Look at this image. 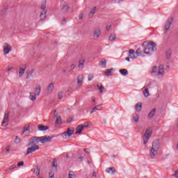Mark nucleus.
Returning <instances> with one entry per match:
<instances>
[{
	"mask_svg": "<svg viewBox=\"0 0 178 178\" xmlns=\"http://www.w3.org/2000/svg\"><path fill=\"white\" fill-rule=\"evenodd\" d=\"M68 176L69 178H76V175L72 171H70Z\"/></svg>",
	"mask_w": 178,
	"mask_h": 178,
	"instance_id": "nucleus-39",
	"label": "nucleus"
},
{
	"mask_svg": "<svg viewBox=\"0 0 178 178\" xmlns=\"http://www.w3.org/2000/svg\"><path fill=\"white\" fill-rule=\"evenodd\" d=\"M156 112V108H153L147 115V119H152L155 115V113Z\"/></svg>",
	"mask_w": 178,
	"mask_h": 178,
	"instance_id": "nucleus-19",
	"label": "nucleus"
},
{
	"mask_svg": "<svg viewBox=\"0 0 178 178\" xmlns=\"http://www.w3.org/2000/svg\"><path fill=\"white\" fill-rule=\"evenodd\" d=\"M83 17H84V15H83V14H80L79 16V19H80V20H83Z\"/></svg>",
	"mask_w": 178,
	"mask_h": 178,
	"instance_id": "nucleus-51",
	"label": "nucleus"
},
{
	"mask_svg": "<svg viewBox=\"0 0 178 178\" xmlns=\"http://www.w3.org/2000/svg\"><path fill=\"white\" fill-rule=\"evenodd\" d=\"M40 18L42 21H44L45 19H47V10L40 12Z\"/></svg>",
	"mask_w": 178,
	"mask_h": 178,
	"instance_id": "nucleus-18",
	"label": "nucleus"
},
{
	"mask_svg": "<svg viewBox=\"0 0 178 178\" xmlns=\"http://www.w3.org/2000/svg\"><path fill=\"white\" fill-rule=\"evenodd\" d=\"M115 40H116V35L115 34H111L108 38L109 41H115Z\"/></svg>",
	"mask_w": 178,
	"mask_h": 178,
	"instance_id": "nucleus-34",
	"label": "nucleus"
},
{
	"mask_svg": "<svg viewBox=\"0 0 178 178\" xmlns=\"http://www.w3.org/2000/svg\"><path fill=\"white\" fill-rule=\"evenodd\" d=\"M137 56H136V54H134V55L129 56V58H130L131 59H137Z\"/></svg>",
	"mask_w": 178,
	"mask_h": 178,
	"instance_id": "nucleus-48",
	"label": "nucleus"
},
{
	"mask_svg": "<svg viewBox=\"0 0 178 178\" xmlns=\"http://www.w3.org/2000/svg\"><path fill=\"white\" fill-rule=\"evenodd\" d=\"M120 73L122 76H127V74H129V71H127V70L126 69H122V70H120Z\"/></svg>",
	"mask_w": 178,
	"mask_h": 178,
	"instance_id": "nucleus-25",
	"label": "nucleus"
},
{
	"mask_svg": "<svg viewBox=\"0 0 178 178\" xmlns=\"http://www.w3.org/2000/svg\"><path fill=\"white\" fill-rule=\"evenodd\" d=\"M151 134H152V131L151 129L146 130L145 134L143 135V144L145 145L147 143H148V140H149L151 137Z\"/></svg>",
	"mask_w": 178,
	"mask_h": 178,
	"instance_id": "nucleus-6",
	"label": "nucleus"
},
{
	"mask_svg": "<svg viewBox=\"0 0 178 178\" xmlns=\"http://www.w3.org/2000/svg\"><path fill=\"white\" fill-rule=\"evenodd\" d=\"M99 37H101V29L99 28L95 29L93 31V38L97 39V38H99Z\"/></svg>",
	"mask_w": 178,
	"mask_h": 178,
	"instance_id": "nucleus-11",
	"label": "nucleus"
},
{
	"mask_svg": "<svg viewBox=\"0 0 178 178\" xmlns=\"http://www.w3.org/2000/svg\"><path fill=\"white\" fill-rule=\"evenodd\" d=\"M34 69L31 70L29 72H27L26 74V79H30V77H31V76H33V73H34Z\"/></svg>",
	"mask_w": 178,
	"mask_h": 178,
	"instance_id": "nucleus-30",
	"label": "nucleus"
},
{
	"mask_svg": "<svg viewBox=\"0 0 178 178\" xmlns=\"http://www.w3.org/2000/svg\"><path fill=\"white\" fill-rule=\"evenodd\" d=\"M106 172H107V173H111V172L112 175H115V173H116V170L115 169V168L110 167L106 170Z\"/></svg>",
	"mask_w": 178,
	"mask_h": 178,
	"instance_id": "nucleus-23",
	"label": "nucleus"
},
{
	"mask_svg": "<svg viewBox=\"0 0 178 178\" xmlns=\"http://www.w3.org/2000/svg\"><path fill=\"white\" fill-rule=\"evenodd\" d=\"M112 72H113V68L107 69L106 72H104V74L106 76H111Z\"/></svg>",
	"mask_w": 178,
	"mask_h": 178,
	"instance_id": "nucleus-27",
	"label": "nucleus"
},
{
	"mask_svg": "<svg viewBox=\"0 0 178 178\" xmlns=\"http://www.w3.org/2000/svg\"><path fill=\"white\" fill-rule=\"evenodd\" d=\"M55 88V86H54V83H51L47 88L45 90L46 95H49V94H51L52 91H54V89Z\"/></svg>",
	"mask_w": 178,
	"mask_h": 178,
	"instance_id": "nucleus-10",
	"label": "nucleus"
},
{
	"mask_svg": "<svg viewBox=\"0 0 178 178\" xmlns=\"http://www.w3.org/2000/svg\"><path fill=\"white\" fill-rule=\"evenodd\" d=\"M54 118H58V112L56 111V110L54 111V114H53Z\"/></svg>",
	"mask_w": 178,
	"mask_h": 178,
	"instance_id": "nucleus-46",
	"label": "nucleus"
},
{
	"mask_svg": "<svg viewBox=\"0 0 178 178\" xmlns=\"http://www.w3.org/2000/svg\"><path fill=\"white\" fill-rule=\"evenodd\" d=\"M135 109L137 111V112H141V109H143V104L141 103L137 104L136 105Z\"/></svg>",
	"mask_w": 178,
	"mask_h": 178,
	"instance_id": "nucleus-24",
	"label": "nucleus"
},
{
	"mask_svg": "<svg viewBox=\"0 0 178 178\" xmlns=\"http://www.w3.org/2000/svg\"><path fill=\"white\" fill-rule=\"evenodd\" d=\"M54 137H55V136H33L32 138H31L29 140L28 142V147H30V145H37V144H38V143H42V144H45V143H50V141L52 140V138H54Z\"/></svg>",
	"mask_w": 178,
	"mask_h": 178,
	"instance_id": "nucleus-1",
	"label": "nucleus"
},
{
	"mask_svg": "<svg viewBox=\"0 0 178 178\" xmlns=\"http://www.w3.org/2000/svg\"><path fill=\"white\" fill-rule=\"evenodd\" d=\"M38 129L39 131H45L49 129V127L44 125V124H40L38 126Z\"/></svg>",
	"mask_w": 178,
	"mask_h": 178,
	"instance_id": "nucleus-16",
	"label": "nucleus"
},
{
	"mask_svg": "<svg viewBox=\"0 0 178 178\" xmlns=\"http://www.w3.org/2000/svg\"><path fill=\"white\" fill-rule=\"evenodd\" d=\"M134 122H135V123H137V122H138V120H140V117L138 116V114H135L134 115Z\"/></svg>",
	"mask_w": 178,
	"mask_h": 178,
	"instance_id": "nucleus-32",
	"label": "nucleus"
},
{
	"mask_svg": "<svg viewBox=\"0 0 178 178\" xmlns=\"http://www.w3.org/2000/svg\"><path fill=\"white\" fill-rule=\"evenodd\" d=\"M97 88L99 90V92L102 93L104 92V90H105V88H104V86H102V85L97 84Z\"/></svg>",
	"mask_w": 178,
	"mask_h": 178,
	"instance_id": "nucleus-37",
	"label": "nucleus"
},
{
	"mask_svg": "<svg viewBox=\"0 0 178 178\" xmlns=\"http://www.w3.org/2000/svg\"><path fill=\"white\" fill-rule=\"evenodd\" d=\"M143 47H145L144 54L146 55H152V52H155V51H156V44L153 41H150L148 43H147V42H144Z\"/></svg>",
	"mask_w": 178,
	"mask_h": 178,
	"instance_id": "nucleus-2",
	"label": "nucleus"
},
{
	"mask_svg": "<svg viewBox=\"0 0 178 178\" xmlns=\"http://www.w3.org/2000/svg\"><path fill=\"white\" fill-rule=\"evenodd\" d=\"M10 51H12V47H10L9 44L8 43L4 44V47H3L4 55H8V54H9Z\"/></svg>",
	"mask_w": 178,
	"mask_h": 178,
	"instance_id": "nucleus-12",
	"label": "nucleus"
},
{
	"mask_svg": "<svg viewBox=\"0 0 178 178\" xmlns=\"http://www.w3.org/2000/svg\"><path fill=\"white\" fill-rule=\"evenodd\" d=\"M63 97V92H58V99H62Z\"/></svg>",
	"mask_w": 178,
	"mask_h": 178,
	"instance_id": "nucleus-44",
	"label": "nucleus"
},
{
	"mask_svg": "<svg viewBox=\"0 0 178 178\" xmlns=\"http://www.w3.org/2000/svg\"><path fill=\"white\" fill-rule=\"evenodd\" d=\"M84 130V127L83 124L78 125L76 127V131L75 132V134H81V132Z\"/></svg>",
	"mask_w": 178,
	"mask_h": 178,
	"instance_id": "nucleus-17",
	"label": "nucleus"
},
{
	"mask_svg": "<svg viewBox=\"0 0 178 178\" xmlns=\"http://www.w3.org/2000/svg\"><path fill=\"white\" fill-rule=\"evenodd\" d=\"M84 157H83V156H80L78 159L79 160H81V162L83 161V159Z\"/></svg>",
	"mask_w": 178,
	"mask_h": 178,
	"instance_id": "nucleus-63",
	"label": "nucleus"
},
{
	"mask_svg": "<svg viewBox=\"0 0 178 178\" xmlns=\"http://www.w3.org/2000/svg\"><path fill=\"white\" fill-rule=\"evenodd\" d=\"M92 101L93 102H95V97H92Z\"/></svg>",
	"mask_w": 178,
	"mask_h": 178,
	"instance_id": "nucleus-64",
	"label": "nucleus"
},
{
	"mask_svg": "<svg viewBox=\"0 0 178 178\" xmlns=\"http://www.w3.org/2000/svg\"><path fill=\"white\" fill-rule=\"evenodd\" d=\"M136 55H137V56H140L141 55V49H138L136 50V52H135Z\"/></svg>",
	"mask_w": 178,
	"mask_h": 178,
	"instance_id": "nucleus-42",
	"label": "nucleus"
},
{
	"mask_svg": "<svg viewBox=\"0 0 178 178\" xmlns=\"http://www.w3.org/2000/svg\"><path fill=\"white\" fill-rule=\"evenodd\" d=\"M23 165H24V162H23V161L19 162L17 163V166H23Z\"/></svg>",
	"mask_w": 178,
	"mask_h": 178,
	"instance_id": "nucleus-50",
	"label": "nucleus"
},
{
	"mask_svg": "<svg viewBox=\"0 0 178 178\" xmlns=\"http://www.w3.org/2000/svg\"><path fill=\"white\" fill-rule=\"evenodd\" d=\"M84 63H86V59H84V58H81L79 60L78 67L79 69H84Z\"/></svg>",
	"mask_w": 178,
	"mask_h": 178,
	"instance_id": "nucleus-14",
	"label": "nucleus"
},
{
	"mask_svg": "<svg viewBox=\"0 0 178 178\" xmlns=\"http://www.w3.org/2000/svg\"><path fill=\"white\" fill-rule=\"evenodd\" d=\"M61 23L62 24H66V18H63Z\"/></svg>",
	"mask_w": 178,
	"mask_h": 178,
	"instance_id": "nucleus-55",
	"label": "nucleus"
},
{
	"mask_svg": "<svg viewBox=\"0 0 178 178\" xmlns=\"http://www.w3.org/2000/svg\"><path fill=\"white\" fill-rule=\"evenodd\" d=\"M40 94H41V86L38 85L35 88V93L30 92L29 99H31V101H35L37 97H39Z\"/></svg>",
	"mask_w": 178,
	"mask_h": 178,
	"instance_id": "nucleus-5",
	"label": "nucleus"
},
{
	"mask_svg": "<svg viewBox=\"0 0 178 178\" xmlns=\"http://www.w3.org/2000/svg\"><path fill=\"white\" fill-rule=\"evenodd\" d=\"M67 132L65 131L63 134H62V137H67Z\"/></svg>",
	"mask_w": 178,
	"mask_h": 178,
	"instance_id": "nucleus-53",
	"label": "nucleus"
},
{
	"mask_svg": "<svg viewBox=\"0 0 178 178\" xmlns=\"http://www.w3.org/2000/svg\"><path fill=\"white\" fill-rule=\"evenodd\" d=\"M45 8H47V2L44 1L42 4H41V7L40 9L44 11V10H45Z\"/></svg>",
	"mask_w": 178,
	"mask_h": 178,
	"instance_id": "nucleus-36",
	"label": "nucleus"
},
{
	"mask_svg": "<svg viewBox=\"0 0 178 178\" xmlns=\"http://www.w3.org/2000/svg\"><path fill=\"white\" fill-rule=\"evenodd\" d=\"M92 177H97V173L95 172H93Z\"/></svg>",
	"mask_w": 178,
	"mask_h": 178,
	"instance_id": "nucleus-57",
	"label": "nucleus"
},
{
	"mask_svg": "<svg viewBox=\"0 0 178 178\" xmlns=\"http://www.w3.org/2000/svg\"><path fill=\"white\" fill-rule=\"evenodd\" d=\"M92 79H94V74H88V81H91V80H92Z\"/></svg>",
	"mask_w": 178,
	"mask_h": 178,
	"instance_id": "nucleus-41",
	"label": "nucleus"
},
{
	"mask_svg": "<svg viewBox=\"0 0 178 178\" xmlns=\"http://www.w3.org/2000/svg\"><path fill=\"white\" fill-rule=\"evenodd\" d=\"M110 29H111V25H106V30L107 31H109Z\"/></svg>",
	"mask_w": 178,
	"mask_h": 178,
	"instance_id": "nucleus-52",
	"label": "nucleus"
},
{
	"mask_svg": "<svg viewBox=\"0 0 178 178\" xmlns=\"http://www.w3.org/2000/svg\"><path fill=\"white\" fill-rule=\"evenodd\" d=\"M67 134L68 137H70L72 136H73V134H74V131L70 129V128H68L67 130Z\"/></svg>",
	"mask_w": 178,
	"mask_h": 178,
	"instance_id": "nucleus-28",
	"label": "nucleus"
},
{
	"mask_svg": "<svg viewBox=\"0 0 178 178\" xmlns=\"http://www.w3.org/2000/svg\"><path fill=\"white\" fill-rule=\"evenodd\" d=\"M96 10H97V7H94L92 10H91L90 14H89L90 17H92L94 16V15L95 14Z\"/></svg>",
	"mask_w": 178,
	"mask_h": 178,
	"instance_id": "nucleus-33",
	"label": "nucleus"
},
{
	"mask_svg": "<svg viewBox=\"0 0 178 178\" xmlns=\"http://www.w3.org/2000/svg\"><path fill=\"white\" fill-rule=\"evenodd\" d=\"M33 174L35 175V176H39L40 175V168H38V166H37L34 169Z\"/></svg>",
	"mask_w": 178,
	"mask_h": 178,
	"instance_id": "nucleus-29",
	"label": "nucleus"
},
{
	"mask_svg": "<svg viewBox=\"0 0 178 178\" xmlns=\"http://www.w3.org/2000/svg\"><path fill=\"white\" fill-rule=\"evenodd\" d=\"M97 111H100V109L97 108L96 106H95L92 111H90V113H94V112H97Z\"/></svg>",
	"mask_w": 178,
	"mask_h": 178,
	"instance_id": "nucleus-45",
	"label": "nucleus"
},
{
	"mask_svg": "<svg viewBox=\"0 0 178 178\" xmlns=\"http://www.w3.org/2000/svg\"><path fill=\"white\" fill-rule=\"evenodd\" d=\"M24 133H27L30 134V125L26 124L24 127V131H22V134H24Z\"/></svg>",
	"mask_w": 178,
	"mask_h": 178,
	"instance_id": "nucleus-21",
	"label": "nucleus"
},
{
	"mask_svg": "<svg viewBox=\"0 0 178 178\" xmlns=\"http://www.w3.org/2000/svg\"><path fill=\"white\" fill-rule=\"evenodd\" d=\"M161 148V144L159 143V140H155L153 142L152 148L149 152V158L151 159H155V156L158 155V151Z\"/></svg>",
	"mask_w": 178,
	"mask_h": 178,
	"instance_id": "nucleus-3",
	"label": "nucleus"
},
{
	"mask_svg": "<svg viewBox=\"0 0 178 178\" xmlns=\"http://www.w3.org/2000/svg\"><path fill=\"white\" fill-rule=\"evenodd\" d=\"M131 55H136V52L133 49H130L129 52V56H131Z\"/></svg>",
	"mask_w": 178,
	"mask_h": 178,
	"instance_id": "nucleus-43",
	"label": "nucleus"
},
{
	"mask_svg": "<svg viewBox=\"0 0 178 178\" xmlns=\"http://www.w3.org/2000/svg\"><path fill=\"white\" fill-rule=\"evenodd\" d=\"M69 9H70V7H69V6L67 5H65L63 8L62 10L63 12H64L65 13H66V12H67V10H69Z\"/></svg>",
	"mask_w": 178,
	"mask_h": 178,
	"instance_id": "nucleus-35",
	"label": "nucleus"
},
{
	"mask_svg": "<svg viewBox=\"0 0 178 178\" xmlns=\"http://www.w3.org/2000/svg\"><path fill=\"white\" fill-rule=\"evenodd\" d=\"M61 123H62V118H60V116L57 117L56 120V124H61Z\"/></svg>",
	"mask_w": 178,
	"mask_h": 178,
	"instance_id": "nucleus-31",
	"label": "nucleus"
},
{
	"mask_svg": "<svg viewBox=\"0 0 178 178\" xmlns=\"http://www.w3.org/2000/svg\"><path fill=\"white\" fill-rule=\"evenodd\" d=\"M67 123H72V118H68L67 120Z\"/></svg>",
	"mask_w": 178,
	"mask_h": 178,
	"instance_id": "nucleus-59",
	"label": "nucleus"
},
{
	"mask_svg": "<svg viewBox=\"0 0 178 178\" xmlns=\"http://www.w3.org/2000/svg\"><path fill=\"white\" fill-rule=\"evenodd\" d=\"M152 74L156 76L159 79H162L165 76V70L163 65L158 67L154 66L152 70Z\"/></svg>",
	"mask_w": 178,
	"mask_h": 178,
	"instance_id": "nucleus-4",
	"label": "nucleus"
},
{
	"mask_svg": "<svg viewBox=\"0 0 178 178\" xmlns=\"http://www.w3.org/2000/svg\"><path fill=\"white\" fill-rule=\"evenodd\" d=\"M37 149H40V146L31 145V147H29L27 149V151L25 155H29V154H33V152H35V151H37Z\"/></svg>",
	"mask_w": 178,
	"mask_h": 178,
	"instance_id": "nucleus-7",
	"label": "nucleus"
},
{
	"mask_svg": "<svg viewBox=\"0 0 178 178\" xmlns=\"http://www.w3.org/2000/svg\"><path fill=\"white\" fill-rule=\"evenodd\" d=\"M52 168H58V161L56 159H54L52 162Z\"/></svg>",
	"mask_w": 178,
	"mask_h": 178,
	"instance_id": "nucleus-38",
	"label": "nucleus"
},
{
	"mask_svg": "<svg viewBox=\"0 0 178 178\" xmlns=\"http://www.w3.org/2000/svg\"><path fill=\"white\" fill-rule=\"evenodd\" d=\"M10 170H13V169H16V165H12L10 168H9Z\"/></svg>",
	"mask_w": 178,
	"mask_h": 178,
	"instance_id": "nucleus-49",
	"label": "nucleus"
},
{
	"mask_svg": "<svg viewBox=\"0 0 178 178\" xmlns=\"http://www.w3.org/2000/svg\"><path fill=\"white\" fill-rule=\"evenodd\" d=\"M143 92L145 98H147V97H149V95H151V94H149V91H148V88H147V86L144 87V90H143Z\"/></svg>",
	"mask_w": 178,
	"mask_h": 178,
	"instance_id": "nucleus-20",
	"label": "nucleus"
},
{
	"mask_svg": "<svg viewBox=\"0 0 178 178\" xmlns=\"http://www.w3.org/2000/svg\"><path fill=\"white\" fill-rule=\"evenodd\" d=\"M84 152H86V154L90 153V149H84Z\"/></svg>",
	"mask_w": 178,
	"mask_h": 178,
	"instance_id": "nucleus-58",
	"label": "nucleus"
},
{
	"mask_svg": "<svg viewBox=\"0 0 178 178\" xmlns=\"http://www.w3.org/2000/svg\"><path fill=\"white\" fill-rule=\"evenodd\" d=\"M70 67H71V69L74 70V69L76 68V65L72 64V65H70Z\"/></svg>",
	"mask_w": 178,
	"mask_h": 178,
	"instance_id": "nucleus-54",
	"label": "nucleus"
},
{
	"mask_svg": "<svg viewBox=\"0 0 178 178\" xmlns=\"http://www.w3.org/2000/svg\"><path fill=\"white\" fill-rule=\"evenodd\" d=\"M6 149L7 152H9V151H10V147H7L6 148Z\"/></svg>",
	"mask_w": 178,
	"mask_h": 178,
	"instance_id": "nucleus-60",
	"label": "nucleus"
},
{
	"mask_svg": "<svg viewBox=\"0 0 178 178\" xmlns=\"http://www.w3.org/2000/svg\"><path fill=\"white\" fill-rule=\"evenodd\" d=\"M165 55H166L167 59H170V56H172V49H169L166 51Z\"/></svg>",
	"mask_w": 178,
	"mask_h": 178,
	"instance_id": "nucleus-26",
	"label": "nucleus"
},
{
	"mask_svg": "<svg viewBox=\"0 0 178 178\" xmlns=\"http://www.w3.org/2000/svg\"><path fill=\"white\" fill-rule=\"evenodd\" d=\"M83 80H84V76L83 74H79L77 77V86H78V87H81V86H83Z\"/></svg>",
	"mask_w": 178,
	"mask_h": 178,
	"instance_id": "nucleus-13",
	"label": "nucleus"
},
{
	"mask_svg": "<svg viewBox=\"0 0 178 178\" xmlns=\"http://www.w3.org/2000/svg\"><path fill=\"white\" fill-rule=\"evenodd\" d=\"M99 66H102V67H106V59L102 58L99 63Z\"/></svg>",
	"mask_w": 178,
	"mask_h": 178,
	"instance_id": "nucleus-22",
	"label": "nucleus"
},
{
	"mask_svg": "<svg viewBox=\"0 0 178 178\" xmlns=\"http://www.w3.org/2000/svg\"><path fill=\"white\" fill-rule=\"evenodd\" d=\"M174 176H175V177L178 178V170L175 171Z\"/></svg>",
	"mask_w": 178,
	"mask_h": 178,
	"instance_id": "nucleus-56",
	"label": "nucleus"
},
{
	"mask_svg": "<svg viewBox=\"0 0 178 178\" xmlns=\"http://www.w3.org/2000/svg\"><path fill=\"white\" fill-rule=\"evenodd\" d=\"M26 69H27V67L26 65H22L19 67V77L23 76V74H24V72H26Z\"/></svg>",
	"mask_w": 178,
	"mask_h": 178,
	"instance_id": "nucleus-15",
	"label": "nucleus"
},
{
	"mask_svg": "<svg viewBox=\"0 0 178 178\" xmlns=\"http://www.w3.org/2000/svg\"><path fill=\"white\" fill-rule=\"evenodd\" d=\"M172 23H173V17L168 19L165 22V25L164 27V30H165V33H168V31H169V29H170V26H172Z\"/></svg>",
	"mask_w": 178,
	"mask_h": 178,
	"instance_id": "nucleus-8",
	"label": "nucleus"
},
{
	"mask_svg": "<svg viewBox=\"0 0 178 178\" xmlns=\"http://www.w3.org/2000/svg\"><path fill=\"white\" fill-rule=\"evenodd\" d=\"M8 122H9V113H6L4 114L3 122L1 123V126H3V127H6V126H8Z\"/></svg>",
	"mask_w": 178,
	"mask_h": 178,
	"instance_id": "nucleus-9",
	"label": "nucleus"
},
{
	"mask_svg": "<svg viewBox=\"0 0 178 178\" xmlns=\"http://www.w3.org/2000/svg\"><path fill=\"white\" fill-rule=\"evenodd\" d=\"M152 84V82H149L147 83V87H151Z\"/></svg>",
	"mask_w": 178,
	"mask_h": 178,
	"instance_id": "nucleus-61",
	"label": "nucleus"
},
{
	"mask_svg": "<svg viewBox=\"0 0 178 178\" xmlns=\"http://www.w3.org/2000/svg\"><path fill=\"white\" fill-rule=\"evenodd\" d=\"M15 144H20L22 143V140L19 138V136H15Z\"/></svg>",
	"mask_w": 178,
	"mask_h": 178,
	"instance_id": "nucleus-40",
	"label": "nucleus"
},
{
	"mask_svg": "<svg viewBox=\"0 0 178 178\" xmlns=\"http://www.w3.org/2000/svg\"><path fill=\"white\" fill-rule=\"evenodd\" d=\"M125 60H127V62H130V57L125 58Z\"/></svg>",
	"mask_w": 178,
	"mask_h": 178,
	"instance_id": "nucleus-62",
	"label": "nucleus"
},
{
	"mask_svg": "<svg viewBox=\"0 0 178 178\" xmlns=\"http://www.w3.org/2000/svg\"><path fill=\"white\" fill-rule=\"evenodd\" d=\"M90 126V123H88V122H84L83 127V129L84 127H88Z\"/></svg>",
	"mask_w": 178,
	"mask_h": 178,
	"instance_id": "nucleus-47",
	"label": "nucleus"
}]
</instances>
